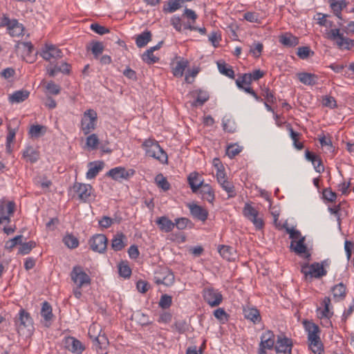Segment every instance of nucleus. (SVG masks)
Instances as JSON below:
<instances>
[{
  "instance_id": "obj_1",
  "label": "nucleus",
  "mask_w": 354,
  "mask_h": 354,
  "mask_svg": "<svg viewBox=\"0 0 354 354\" xmlns=\"http://www.w3.org/2000/svg\"><path fill=\"white\" fill-rule=\"evenodd\" d=\"M303 324L308 333V342L310 349L315 354H322L324 351V348L319 337L320 330L319 326L308 320H304Z\"/></svg>"
},
{
  "instance_id": "obj_2",
  "label": "nucleus",
  "mask_w": 354,
  "mask_h": 354,
  "mask_svg": "<svg viewBox=\"0 0 354 354\" xmlns=\"http://www.w3.org/2000/svg\"><path fill=\"white\" fill-rule=\"evenodd\" d=\"M198 173L192 172L188 176V183L194 193H196L201 188L200 193L202 195V198L205 201L212 203L215 198L214 192L212 187L209 184H204L203 181H200L198 183H194V180H196Z\"/></svg>"
},
{
  "instance_id": "obj_3",
  "label": "nucleus",
  "mask_w": 354,
  "mask_h": 354,
  "mask_svg": "<svg viewBox=\"0 0 354 354\" xmlns=\"http://www.w3.org/2000/svg\"><path fill=\"white\" fill-rule=\"evenodd\" d=\"M325 261L321 263L315 262L310 265L304 263L301 268V272L304 275L306 280L313 278L319 279L327 274V271L324 269Z\"/></svg>"
},
{
  "instance_id": "obj_4",
  "label": "nucleus",
  "mask_w": 354,
  "mask_h": 354,
  "mask_svg": "<svg viewBox=\"0 0 354 354\" xmlns=\"http://www.w3.org/2000/svg\"><path fill=\"white\" fill-rule=\"evenodd\" d=\"M326 35L328 39L335 41L337 46L340 49L350 50L354 46V40L344 37V34L340 32L339 28H333L327 30Z\"/></svg>"
},
{
  "instance_id": "obj_5",
  "label": "nucleus",
  "mask_w": 354,
  "mask_h": 354,
  "mask_svg": "<svg viewBox=\"0 0 354 354\" xmlns=\"http://www.w3.org/2000/svg\"><path fill=\"white\" fill-rule=\"evenodd\" d=\"M70 276L72 281L79 288L88 286L91 283V277L80 266H75L71 272Z\"/></svg>"
},
{
  "instance_id": "obj_6",
  "label": "nucleus",
  "mask_w": 354,
  "mask_h": 354,
  "mask_svg": "<svg viewBox=\"0 0 354 354\" xmlns=\"http://www.w3.org/2000/svg\"><path fill=\"white\" fill-rule=\"evenodd\" d=\"M97 119V113L93 109H88L84 113L81 120V130L84 135L90 133L95 129Z\"/></svg>"
},
{
  "instance_id": "obj_7",
  "label": "nucleus",
  "mask_w": 354,
  "mask_h": 354,
  "mask_svg": "<svg viewBox=\"0 0 354 354\" xmlns=\"http://www.w3.org/2000/svg\"><path fill=\"white\" fill-rule=\"evenodd\" d=\"M204 300L212 307L219 306L223 301V295L218 290L205 288L203 290Z\"/></svg>"
},
{
  "instance_id": "obj_8",
  "label": "nucleus",
  "mask_w": 354,
  "mask_h": 354,
  "mask_svg": "<svg viewBox=\"0 0 354 354\" xmlns=\"http://www.w3.org/2000/svg\"><path fill=\"white\" fill-rule=\"evenodd\" d=\"M108 239L104 234H97L88 241L91 249L98 253H104L107 247Z\"/></svg>"
},
{
  "instance_id": "obj_9",
  "label": "nucleus",
  "mask_w": 354,
  "mask_h": 354,
  "mask_svg": "<svg viewBox=\"0 0 354 354\" xmlns=\"http://www.w3.org/2000/svg\"><path fill=\"white\" fill-rule=\"evenodd\" d=\"M306 238H300L297 241H292L290 245L291 251L294 252L297 255L304 257L305 259H310V252L308 250V247L305 243Z\"/></svg>"
},
{
  "instance_id": "obj_10",
  "label": "nucleus",
  "mask_w": 354,
  "mask_h": 354,
  "mask_svg": "<svg viewBox=\"0 0 354 354\" xmlns=\"http://www.w3.org/2000/svg\"><path fill=\"white\" fill-rule=\"evenodd\" d=\"M133 174L134 171L132 169L127 170L123 167H116L110 169L106 173V176L111 177L114 180L120 181L128 179Z\"/></svg>"
},
{
  "instance_id": "obj_11",
  "label": "nucleus",
  "mask_w": 354,
  "mask_h": 354,
  "mask_svg": "<svg viewBox=\"0 0 354 354\" xmlns=\"http://www.w3.org/2000/svg\"><path fill=\"white\" fill-rule=\"evenodd\" d=\"M292 341L291 339L284 337H278L274 350L277 354H292Z\"/></svg>"
},
{
  "instance_id": "obj_12",
  "label": "nucleus",
  "mask_w": 354,
  "mask_h": 354,
  "mask_svg": "<svg viewBox=\"0 0 354 354\" xmlns=\"http://www.w3.org/2000/svg\"><path fill=\"white\" fill-rule=\"evenodd\" d=\"M73 189L77 194L78 198L80 201L86 202L91 196L93 187L89 184L75 182L73 184Z\"/></svg>"
},
{
  "instance_id": "obj_13",
  "label": "nucleus",
  "mask_w": 354,
  "mask_h": 354,
  "mask_svg": "<svg viewBox=\"0 0 354 354\" xmlns=\"http://www.w3.org/2000/svg\"><path fill=\"white\" fill-rule=\"evenodd\" d=\"M40 55L46 61H50L52 58L58 59L63 56L62 50L53 44H46L41 49Z\"/></svg>"
},
{
  "instance_id": "obj_14",
  "label": "nucleus",
  "mask_w": 354,
  "mask_h": 354,
  "mask_svg": "<svg viewBox=\"0 0 354 354\" xmlns=\"http://www.w3.org/2000/svg\"><path fill=\"white\" fill-rule=\"evenodd\" d=\"M187 207L189 209L192 216L203 222L205 221L208 216V212L204 207L198 205L195 203H189Z\"/></svg>"
},
{
  "instance_id": "obj_15",
  "label": "nucleus",
  "mask_w": 354,
  "mask_h": 354,
  "mask_svg": "<svg viewBox=\"0 0 354 354\" xmlns=\"http://www.w3.org/2000/svg\"><path fill=\"white\" fill-rule=\"evenodd\" d=\"M71 65L65 62H62L59 65L50 63L48 68V73L51 77L55 76L58 73L68 75L71 72Z\"/></svg>"
},
{
  "instance_id": "obj_16",
  "label": "nucleus",
  "mask_w": 354,
  "mask_h": 354,
  "mask_svg": "<svg viewBox=\"0 0 354 354\" xmlns=\"http://www.w3.org/2000/svg\"><path fill=\"white\" fill-rule=\"evenodd\" d=\"M66 347L72 353L77 354L82 353L85 349L83 344L73 337H68L66 339Z\"/></svg>"
},
{
  "instance_id": "obj_17",
  "label": "nucleus",
  "mask_w": 354,
  "mask_h": 354,
  "mask_svg": "<svg viewBox=\"0 0 354 354\" xmlns=\"http://www.w3.org/2000/svg\"><path fill=\"white\" fill-rule=\"evenodd\" d=\"M261 342L259 343V346L267 348L268 350H272L274 348V335L271 330H267L263 333L261 335Z\"/></svg>"
},
{
  "instance_id": "obj_18",
  "label": "nucleus",
  "mask_w": 354,
  "mask_h": 354,
  "mask_svg": "<svg viewBox=\"0 0 354 354\" xmlns=\"http://www.w3.org/2000/svg\"><path fill=\"white\" fill-rule=\"evenodd\" d=\"M127 238L122 232H118L113 236L111 240V248L114 251H120L127 245Z\"/></svg>"
},
{
  "instance_id": "obj_19",
  "label": "nucleus",
  "mask_w": 354,
  "mask_h": 354,
  "mask_svg": "<svg viewBox=\"0 0 354 354\" xmlns=\"http://www.w3.org/2000/svg\"><path fill=\"white\" fill-rule=\"evenodd\" d=\"M279 42L286 47H295L299 44V38L290 32H286L279 38Z\"/></svg>"
},
{
  "instance_id": "obj_20",
  "label": "nucleus",
  "mask_w": 354,
  "mask_h": 354,
  "mask_svg": "<svg viewBox=\"0 0 354 354\" xmlns=\"http://www.w3.org/2000/svg\"><path fill=\"white\" fill-rule=\"evenodd\" d=\"M305 156L308 160L312 162L317 172L322 173L324 171V167L322 165L321 159L317 156L309 151L308 150H306Z\"/></svg>"
},
{
  "instance_id": "obj_21",
  "label": "nucleus",
  "mask_w": 354,
  "mask_h": 354,
  "mask_svg": "<svg viewBox=\"0 0 354 354\" xmlns=\"http://www.w3.org/2000/svg\"><path fill=\"white\" fill-rule=\"evenodd\" d=\"M104 165V162L102 161L89 162L88 170L86 172V178L88 179L95 178L98 173L103 169Z\"/></svg>"
},
{
  "instance_id": "obj_22",
  "label": "nucleus",
  "mask_w": 354,
  "mask_h": 354,
  "mask_svg": "<svg viewBox=\"0 0 354 354\" xmlns=\"http://www.w3.org/2000/svg\"><path fill=\"white\" fill-rule=\"evenodd\" d=\"M156 223L160 230L165 232H171L175 227L174 223L165 216L158 218Z\"/></svg>"
},
{
  "instance_id": "obj_23",
  "label": "nucleus",
  "mask_w": 354,
  "mask_h": 354,
  "mask_svg": "<svg viewBox=\"0 0 354 354\" xmlns=\"http://www.w3.org/2000/svg\"><path fill=\"white\" fill-rule=\"evenodd\" d=\"M322 304L324 308L322 310L320 308L317 309V311L319 312V313L320 314L319 317L321 319L326 318L329 319L333 315V312L330 309L331 301L330 297H325Z\"/></svg>"
},
{
  "instance_id": "obj_24",
  "label": "nucleus",
  "mask_w": 354,
  "mask_h": 354,
  "mask_svg": "<svg viewBox=\"0 0 354 354\" xmlns=\"http://www.w3.org/2000/svg\"><path fill=\"white\" fill-rule=\"evenodd\" d=\"M297 77L299 81L305 85L313 86L317 83L318 77L310 73H299Z\"/></svg>"
},
{
  "instance_id": "obj_25",
  "label": "nucleus",
  "mask_w": 354,
  "mask_h": 354,
  "mask_svg": "<svg viewBox=\"0 0 354 354\" xmlns=\"http://www.w3.org/2000/svg\"><path fill=\"white\" fill-rule=\"evenodd\" d=\"M17 324H19L20 328L22 326L24 328L32 326V319L30 317V314L24 309H21L19 310Z\"/></svg>"
},
{
  "instance_id": "obj_26",
  "label": "nucleus",
  "mask_w": 354,
  "mask_h": 354,
  "mask_svg": "<svg viewBox=\"0 0 354 354\" xmlns=\"http://www.w3.org/2000/svg\"><path fill=\"white\" fill-rule=\"evenodd\" d=\"M94 346H95L96 351L100 354H105V348L106 345L108 344V339L104 335H99L97 337H95L94 340Z\"/></svg>"
},
{
  "instance_id": "obj_27",
  "label": "nucleus",
  "mask_w": 354,
  "mask_h": 354,
  "mask_svg": "<svg viewBox=\"0 0 354 354\" xmlns=\"http://www.w3.org/2000/svg\"><path fill=\"white\" fill-rule=\"evenodd\" d=\"M30 92L27 90L21 89L15 91L9 96V102L11 103H20L25 101L29 97Z\"/></svg>"
},
{
  "instance_id": "obj_28",
  "label": "nucleus",
  "mask_w": 354,
  "mask_h": 354,
  "mask_svg": "<svg viewBox=\"0 0 354 354\" xmlns=\"http://www.w3.org/2000/svg\"><path fill=\"white\" fill-rule=\"evenodd\" d=\"M142 147L145 150L146 155L147 156L151 157L154 153H156V151L160 149V146L158 143L151 139L146 140L143 144Z\"/></svg>"
},
{
  "instance_id": "obj_29",
  "label": "nucleus",
  "mask_w": 354,
  "mask_h": 354,
  "mask_svg": "<svg viewBox=\"0 0 354 354\" xmlns=\"http://www.w3.org/2000/svg\"><path fill=\"white\" fill-rule=\"evenodd\" d=\"M6 19L8 21L7 25L8 26L9 33L12 37H18L23 34L24 26L22 24H19L17 20L10 21L8 19Z\"/></svg>"
},
{
  "instance_id": "obj_30",
  "label": "nucleus",
  "mask_w": 354,
  "mask_h": 354,
  "mask_svg": "<svg viewBox=\"0 0 354 354\" xmlns=\"http://www.w3.org/2000/svg\"><path fill=\"white\" fill-rule=\"evenodd\" d=\"M346 290L345 285L342 282L333 286L331 289L333 299L337 301L344 299L346 297Z\"/></svg>"
},
{
  "instance_id": "obj_31",
  "label": "nucleus",
  "mask_w": 354,
  "mask_h": 354,
  "mask_svg": "<svg viewBox=\"0 0 354 354\" xmlns=\"http://www.w3.org/2000/svg\"><path fill=\"white\" fill-rule=\"evenodd\" d=\"M243 313L245 318L252 321L254 324L259 323L261 321L260 313L257 308H245Z\"/></svg>"
},
{
  "instance_id": "obj_32",
  "label": "nucleus",
  "mask_w": 354,
  "mask_h": 354,
  "mask_svg": "<svg viewBox=\"0 0 354 354\" xmlns=\"http://www.w3.org/2000/svg\"><path fill=\"white\" fill-rule=\"evenodd\" d=\"M151 40V33L149 30H145L141 34L137 35L136 44L138 48L145 46Z\"/></svg>"
},
{
  "instance_id": "obj_33",
  "label": "nucleus",
  "mask_w": 354,
  "mask_h": 354,
  "mask_svg": "<svg viewBox=\"0 0 354 354\" xmlns=\"http://www.w3.org/2000/svg\"><path fill=\"white\" fill-rule=\"evenodd\" d=\"M23 156L27 161L34 163L39 159V153L32 147H28L24 151Z\"/></svg>"
},
{
  "instance_id": "obj_34",
  "label": "nucleus",
  "mask_w": 354,
  "mask_h": 354,
  "mask_svg": "<svg viewBox=\"0 0 354 354\" xmlns=\"http://www.w3.org/2000/svg\"><path fill=\"white\" fill-rule=\"evenodd\" d=\"M347 3L345 0L341 1H332L330 6L333 11V13L339 19H342V10L346 6Z\"/></svg>"
},
{
  "instance_id": "obj_35",
  "label": "nucleus",
  "mask_w": 354,
  "mask_h": 354,
  "mask_svg": "<svg viewBox=\"0 0 354 354\" xmlns=\"http://www.w3.org/2000/svg\"><path fill=\"white\" fill-rule=\"evenodd\" d=\"M219 254L227 261H230L234 258L235 250L232 247L228 245H221L218 248Z\"/></svg>"
},
{
  "instance_id": "obj_36",
  "label": "nucleus",
  "mask_w": 354,
  "mask_h": 354,
  "mask_svg": "<svg viewBox=\"0 0 354 354\" xmlns=\"http://www.w3.org/2000/svg\"><path fill=\"white\" fill-rule=\"evenodd\" d=\"M217 66L219 72L232 79L234 78V71L231 66L225 64L224 62H218Z\"/></svg>"
},
{
  "instance_id": "obj_37",
  "label": "nucleus",
  "mask_w": 354,
  "mask_h": 354,
  "mask_svg": "<svg viewBox=\"0 0 354 354\" xmlns=\"http://www.w3.org/2000/svg\"><path fill=\"white\" fill-rule=\"evenodd\" d=\"M63 242L66 247L74 249L78 247L79 241L76 236L72 234H67L63 238Z\"/></svg>"
},
{
  "instance_id": "obj_38",
  "label": "nucleus",
  "mask_w": 354,
  "mask_h": 354,
  "mask_svg": "<svg viewBox=\"0 0 354 354\" xmlns=\"http://www.w3.org/2000/svg\"><path fill=\"white\" fill-rule=\"evenodd\" d=\"M41 315L45 321L49 322L52 319L53 315L52 313V307L47 301H44L41 309Z\"/></svg>"
},
{
  "instance_id": "obj_39",
  "label": "nucleus",
  "mask_w": 354,
  "mask_h": 354,
  "mask_svg": "<svg viewBox=\"0 0 354 354\" xmlns=\"http://www.w3.org/2000/svg\"><path fill=\"white\" fill-rule=\"evenodd\" d=\"M188 66L187 60H180L177 62L176 66L173 68V74L175 77H182L185 68Z\"/></svg>"
},
{
  "instance_id": "obj_40",
  "label": "nucleus",
  "mask_w": 354,
  "mask_h": 354,
  "mask_svg": "<svg viewBox=\"0 0 354 354\" xmlns=\"http://www.w3.org/2000/svg\"><path fill=\"white\" fill-rule=\"evenodd\" d=\"M118 272L120 277L128 279L131 275V269L128 262L122 261L118 264Z\"/></svg>"
},
{
  "instance_id": "obj_41",
  "label": "nucleus",
  "mask_w": 354,
  "mask_h": 354,
  "mask_svg": "<svg viewBox=\"0 0 354 354\" xmlns=\"http://www.w3.org/2000/svg\"><path fill=\"white\" fill-rule=\"evenodd\" d=\"M288 130L290 133V136L293 141L295 147L299 150L302 149L304 148V145L302 142H299L300 133L295 132L290 125L288 126Z\"/></svg>"
},
{
  "instance_id": "obj_42",
  "label": "nucleus",
  "mask_w": 354,
  "mask_h": 354,
  "mask_svg": "<svg viewBox=\"0 0 354 354\" xmlns=\"http://www.w3.org/2000/svg\"><path fill=\"white\" fill-rule=\"evenodd\" d=\"M209 100V94L204 91H198L196 100L192 102V106H202Z\"/></svg>"
},
{
  "instance_id": "obj_43",
  "label": "nucleus",
  "mask_w": 354,
  "mask_h": 354,
  "mask_svg": "<svg viewBox=\"0 0 354 354\" xmlns=\"http://www.w3.org/2000/svg\"><path fill=\"white\" fill-rule=\"evenodd\" d=\"M254 81L250 73H244L236 80V84L238 88H243V84L249 86Z\"/></svg>"
},
{
  "instance_id": "obj_44",
  "label": "nucleus",
  "mask_w": 354,
  "mask_h": 354,
  "mask_svg": "<svg viewBox=\"0 0 354 354\" xmlns=\"http://www.w3.org/2000/svg\"><path fill=\"white\" fill-rule=\"evenodd\" d=\"M120 219L116 220L107 216H103L98 221L100 227L107 229L111 227L114 223H119Z\"/></svg>"
},
{
  "instance_id": "obj_45",
  "label": "nucleus",
  "mask_w": 354,
  "mask_h": 354,
  "mask_svg": "<svg viewBox=\"0 0 354 354\" xmlns=\"http://www.w3.org/2000/svg\"><path fill=\"white\" fill-rule=\"evenodd\" d=\"M155 181L157 185L164 191H167L169 189L170 185L167 178H165L162 174H160L157 175L155 178Z\"/></svg>"
},
{
  "instance_id": "obj_46",
  "label": "nucleus",
  "mask_w": 354,
  "mask_h": 354,
  "mask_svg": "<svg viewBox=\"0 0 354 354\" xmlns=\"http://www.w3.org/2000/svg\"><path fill=\"white\" fill-rule=\"evenodd\" d=\"M297 56L302 59H306L314 55V52L308 46L299 47L297 53Z\"/></svg>"
},
{
  "instance_id": "obj_47",
  "label": "nucleus",
  "mask_w": 354,
  "mask_h": 354,
  "mask_svg": "<svg viewBox=\"0 0 354 354\" xmlns=\"http://www.w3.org/2000/svg\"><path fill=\"white\" fill-rule=\"evenodd\" d=\"M317 16V23L319 26H324L327 28H331L333 26V22L332 21L327 19V15L318 13Z\"/></svg>"
},
{
  "instance_id": "obj_48",
  "label": "nucleus",
  "mask_w": 354,
  "mask_h": 354,
  "mask_svg": "<svg viewBox=\"0 0 354 354\" xmlns=\"http://www.w3.org/2000/svg\"><path fill=\"white\" fill-rule=\"evenodd\" d=\"M252 223L255 228L258 230H261L264 227V221L262 217L259 216V213L255 216H252L247 218Z\"/></svg>"
},
{
  "instance_id": "obj_49",
  "label": "nucleus",
  "mask_w": 354,
  "mask_h": 354,
  "mask_svg": "<svg viewBox=\"0 0 354 354\" xmlns=\"http://www.w3.org/2000/svg\"><path fill=\"white\" fill-rule=\"evenodd\" d=\"M19 45H21L24 48V54L25 56L28 57L29 59L27 60V62H32L33 61V59H31L30 54L34 50V46L32 44L31 42L27 41V42H21L19 43Z\"/></svg>"
},
{
  "instance_id": "obj_50",
  "label": "nucleus",
  "mask_w": 354,
  "mask_h": 354,
  "mask_svg": "<svg viewBox=\"0 0 354 354\" xmlns=\"http://www.w3.org/2000/svg\"><path fill=\"white\" fill-rule=\"evenodd\" d=\"M46 132V127L41 125H32L29 130V133L32 137L38 138Z\"/></svg>"
},
{
  "instance_id": "obj_51",
  "label": "nucleus",
  "mask_w": 354,
  "mask_h": 354,
  "mask_svg": "<svg viewBox=\"0 0 354 354\" xmlns=\"http://www.w3.org/2000/svg\"><path fill=\"white\" fill-rule=\"evenodd\" d=\"M36 246L35 241H30L29 242L21 243V246L19 248V253L25 255L28 254L32 248Z\"/></svg>"
},
{
  "instance_id": "obj_52",
  "label": "nucleus",
  "mask_w": 354,
  "mask_h": 354,
  "mask_svg": "<svg viewBox=\"0 0 354 354\" xmlns=\"http://www.w3.org/2000/svg\"><path fill=\"white\" fill-rule=\"evenodd\" d=\"M183 0H169L167 2L168 7L164 8V10L168 12H174L181 7Z\"/></svg>"
},
{
  "instance_id": "obj_53",
  "label": "nucleus",
  "mask_w": 354,
  "mask_h": 354,
  "mask_svg": "<svg viewBox=\"0 0 354 354\" xmlns=\"http://www.w3.org/2000/svg\"><path fill=\"white\" fill-rule=\"evenodd\" d=\"M91 50L92 51V53L93 54L95 58H97L104 50V46L102 44L100 41H93L91 44Z\"/></svg>"
},
{
  "instance_id": "obj_54",
  "label": "nucleus",
  "mask_w": 354,
  "mask_h": 354,
  "mask_svg": "<svg viewBox=\"0 0 354 354\" xmlns=\"http://www.w3.org/2000/svg\"><path fill=\"white\" fill-rule=\"evenodd\" d=\"M242 147L238 145H229L226 149V153L230 158H234L242 151Z\"/></svg>"
},
{
  "instance_id": "obj_55",
  "label": "nucleus",
  "mask_w": 354,
  "mask_h": 354,
  "mask_svg": "<svg viewBox=\"0 0 354 354\" xmlns=\"http://www.w3.org/2000/svg\"><path fill=\"white\" fill-rule=\"evenodd\" d=\"M172 303V297L167 294L162 295L160 297L158 305L162 309L169 308Z\"/></svg>"
},
{
  "instance_id": "obj_56",
  "label": "nucleus",
  "mask_w": 354,
  "mask_h": 354,
  "mask_svg": "<svg viewBox=\"0 0 354 354\" xmlns=\"http://www.w3.org/2000/svg\"><path fill=\"white\" fill-rule=\"evenodd\" d=\"M258 213H259V211L248 203H246L243 208V215L246 218L252 216H255Z\"/></svg>"
},
{
  "instance_id": "obj_57",
  "label": "nucleus",
  "mask_w": 354,
  "mask_h": 354,
  "mask_svg": "<svg viewBox=\"0 0 354 354\" xmlns=\"http://www.w3.org/2000/svg\"><path fill=\"white\" fill-rule=\"evenodd\" d=\"M261 95L264 97L265 100L271 104L276 103L277 98L274 93L269 88H264L262 89Z\"/></svg>"
},
{
  "instance_id": "obj_58",
  "label": "nucleus",
  "mask_w": 354,
  "mask_h": 354,
  "mask_svg": "<svg viewBox=\"0 0 354 354\" xmlns=\"http://www.w3.org/2000/svg\"><path fill=\"white\" fill-rule=\"evenodd\" d=\"M174 281V276L173 273L169 272L168 274L164 277L162 279L155 277V282L157 284H165L166 286H169L172 284Z\"/></svg>"
},
{
  "instance_id": "obj_59",
  "label": "nucleus",
  "mask_w": 354,
  "mask_h": 354,
  "mask_svg": "<svg viewBox=\"0 0 354 354\" xmlns=\"http://www.w3.org/2000/svg\"><path fill=\"white\" fill-rule=\"evenodd\" d=\"M86 144L88 147L95 149L97 147V145L99 144V139L96 134L93 133L90 136H88L86 138Z\"/></svg>"
},
{
  "instance_id": "obj_60",
  "label": "nucleus",
  "mask_w": 354,
  "mask_h": 354,
  "mask_svg": "<svg viewBox=\"0 0 354 354\" xmlns=\"http://www.w3.org/2000/svg\"><path fill=\"white\" fill-rule=\"evenodd\" d=\"M174 224H175V226L178 230H182L185 229L188 226L189 224H192V222L189 219L185 218V217H182V218H176L175 220Z\"/></svg>"
},
{
  "instance_id": "obj_61",
  "label": "nucleus",
  "mask_w": 354,
  "mask_h": 354,
  "mask_svg": "<svg viewBox=\"0 0 354 354\" xmlns=\"http://www.w3.org/2000/svg\"><path fill=\"white\" fill-rule=\"evenodd\" d=\"M23 236L17 235L6 243V248L12 250L17 244H21Z\"/></svg>"
},
{
  "instance_id": "obj_62",
  "label": "nucleus",
  "mask_w": 354,
  "mask_h": 354,
  "mask_svg": "<svg viewBox=\"0 0 354 354\" xmlns=\"http://www.w3.org/2000/svg\"><path fill=\"white\" fill-rule=\"evenodd\" d=\"M151 158L159 160L161 163H166L167 162V155L161 147L156 151Z\"/></svg>"
},
{
  "instance_id": "obj_63",
  "label": "nucleus",
  "mask_w": 354,
  "mask_h": 354,
  "mask_svg": "<svg viewBox=\"0 0 354 354\" xmlns=\"http://www.w3.org/2000/svg\"><path fill=\"white\" fill-rule=\"evenodd\" d=\"M323 197L329 202H335L337 198V194L333 192L330 188H326L323 190Z\"/></svg>"
},
{
  "instance_id": "obj_64",
  "label": "nucleus",
  "mask_w": 354,
  "mask_h": 354,
  "mask_svg": "<svg viewBox=\"0 0 354 354\" xmlns=\"http://www.w3.org/2000/svg\"><path fill=\"white\" fill-rule=\"evenodd\" d=\"M46 88L48 92L53 95H58L60 93L61 88L59 85L56 84L53 81L47 83Z\"/></svg>"
}]
</instances>
